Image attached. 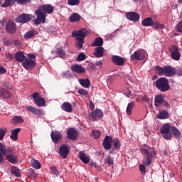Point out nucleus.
Segmentation results:
<instances>
[{
  "instance_id": "1",
  "label": "nucleus",
  "mask_w": 182,
  "mask_h": 182,
  "mask_svg": "<svg viewBox=\"0 0 182 182\" xmlns=\"http://www.w3.org/2000/svg\"><path fill=\"white\" fill-rule=\"evenodd\" d=\"M0 151L6 156L8 161L11 163V164H16L18 161L16 155L14 153V149L12 147H9L6 149V146L1 143H0Z\"/></svg>"
},
{
  "instance_id": "2",
  "label": "nucleus",
  "mask_w": 182,
  "mask_h": 182,
  "mask_svg": "<svg viewBox=\"0 0 182 182\" xmlns=\"http://www.w3.org/2000/svg\"><path fill=\"white\" fill-rule=\"evenodd\" d=\"M154 85L160 92H168L170 90V84L168 80L166 77H160L154 82Z\"/></svg>"
},
{
  "instance_id": "3",
  "label": "nucleus",
  "mask_w": 182,
  "mask_h": 182,
  "mask_svg": "<svg viewBox=\"0 0 182 182\" xmlns=\"http://www.w3.org/2000/svg\"><path fill=\"white\" fill-rule=\"evenodd\" d=\"M173 130V126L170 124H165L161 128V133L162 134V137L165 140H171L173 138V134L171 133Z\"/></svg>"
},
{
  "instance_id": "4",
  "label": "nucleus",
  "mask_w": 182,
  "mask_h": 182,
  "mask_svg": "<svg viewBox=\"0 0 182 182\" xmlns=\"http://www.w3.org/2000/svg\"><path fill=\"white\" fill-rule=\"evenodd\" d=\"M147 56V52L144 50H137L133 54L131 55L130 58L132 60L136 59V60H144Z\"/></svg>"
},
{
  "instance_id": "5",
  "label": "nucleus",
  "mask_w": 182,
  "mask_h": 182,
  "mask_svg": "<svg viewBox=\"0 0 182 182\" xmlns=\"http://www.w3.org/2000/svg\"><path fill=\"white\" fill-rule=\"evenodd\" d=\"M36 15L37 16V18L35 19V24L36 25H39L41 22L42 23H45L46 21V14L43 13L42 10L41 9H38L35 11Z\"/></svg>"
},
{
  "instance_id": "6",
  "label": "nucleus",
  "mask_w": 182,
  "mask_h": 182,
  "mask_svg": "<svg viewBox=\"0 0 182 182\" xmlns=\"http://www.w3.org/2000/svg\"><path fill=\"white\" fill-rule=\"evenodd\" d=\"M169 52L171 53V58L173 59V60H180V52L178 51V47L176 46H171L169 47Z\"/></svg>"
},
{
  "instance_id": "7",
  "label": "nucleus",
  "mask_w": 182,
  "mask_h": 182,
  "mask_svg": "<svg viewBox=\"0 0 182 182\" xmlns=\"http://www.w3.org/2000/svg\"><path fill=\"white\" fill-rule=\"evenodd\" d=\"M141 152L142 154H146L147 157H154L157 153L154 150V148H151L146 145L141 148Z\"/></svg>"
},
{
  "instance_id": "8",
  "label": "nucleus",
  "mask_w": 182,
  "mask_h": 182,
  "mask_svg": "<svg viewBox=\"0 0 182 182\" xmlns=\"http://www.w3.org/2000/svg\"><path fill=\"white\" fill-rule=\"evenodd\" d=\"M31 96L34 100V103L37 105V106H39L40 107L45 106L46 102L45 101V99H43L42 96L39 95V93L35 92Z\"/></svg>"
},
{
  "instance_id": "9",
  "label": "nucleus",
  "mask_w": 182,
  "mask_h": 182,
  "mask_svg": "<svg viewBox=\"0 0 182 182\" xmlns=\"http://www.w3.org/2000/svg\"><path fill=\"white\" fill-rule=\"evenodd\" d=\"M102 117H103V112H102V109H96L89 114L90 120H92L93 122L100 120Z\"/></svg>"
},
{
  "instance_id": "10",
  "label": "nucleus",
  "mask_w": 182,
  "mask_h": 182,
  "mask_svg": "<svg viewBox=\"0 0 182 182\" xmlns=\"http://www.w3.org/2000/svg\"><path fill=\"white\" fill-rule=\"evenodd\" d=\"M15 2L19 4V5H23L28 2V0H6L1 4V8H8L9 6H12V5H15Z\"/></svg>"
},
{
  "instance_id": "11",
  "label": "nucleus",
  "mask_w": 182,
  "mask_h": 182,
  "mask_svg": "<svg viewBox=\"0 0 182 182\" xmlns=\"http://www.w3.org/2000/svg\"><path fill=\"white\" fill-rule=\"evenodd\" d=\"M6 31L10 33V35H14L16 32V24L15 22L9 20L6 23Z\"/></svg>"
},
{
  "instance_id": "12",
  "label": "nucleus",
  "mask_w": 182,
  "mask_h": 182,
  "mask_svg": "<svg viewBox=\"0 0 182 182\" xmlns=\"http://www.w3.org/2000/svg\"><path fill=\"white\" fill-rule=\"evenodd\" d=\"M31 19H32V15L21 14L16 18V21L18 22V23H26V22H29Z\"/></svg>"
},
{
  "instance_id": "13",
  "label": "nucleus",
  "mask_w": 182,
  "mask_h": 182,
  "mask_svg": "<svg viewBox=\"0 0 182 182\" xmlns=\"http://www.w3.org/2000/svg\"><path fill=\"white\" fill-rule=\"evenodd\" d=\"M70 149V146L63 144L59 148L58 153L60 156H61L63 159H66L68 157V154H69V150Z\"/></svg>"
},
{
  "instance_id": "14",
  "label": "nucleus",
  "mask_w": 182,
  "mask_h": 182,
  "mask_svg": "<svg viewBox=\"0 0 182 182\" xmlns=\"http://www.w3.org/2000/svg\"><path fill=\"white\" fill-rule=\"evenodd\" d=\"M72 35L74 38H76V39H85V37L87 35V31L85 28H82L78 31H73Z\"/></svg>"
},
{
  "instance_id": "15",
  "label": "nucleus",
  "mask_w": 182,
  "mask_h": 182,
  "mask_svg": "<svg viewBox=\"0 0 182 182\" xmlns=\"http://www.w3.org/2000/svg\"><path fill=\"white\" fill-rule=\"evenodd\" d=\"M112 143H113V139L110 136H106L102 143L104 149L110 150L112 149Z\"/></svg>"
},
{
  "instance_id": "16",
  "label": "nucleus",
  "mask_w": 182,
  "mask_h": 182,
  "mask_svg": "<svg viewBox=\"0 0 182 182\" xmlns=\"http://www.w3.org/2000/svg\"><path fill=\"white\" fill-rule=\"evenodd\" d=\"M112 62L114 65H117V66H123L126 60H124V58L119 55H113L112 57Z\"/></svg>"
},
{
  "instance_id": "17",
  "label": "nucleus",
  "mask_w": 182,
  "mask_h": 182,
  "mask_svg": "<svg viewBox=\"0 0 182 182\" xmlns=\"http://www.w3.org/2000/svg\"><path fill=\"white\" fill-rule=\"evenodd\" d=\"M127 18L132 22H139L140 16L136 12H129L126 14Z\"/></svg>"
},
{
  "instance_id": "18",
  "label": "nucleus",
  "mask_w": 182,
  "mask_h": 182,
  "mask_svg": "<svg viewBox=\"0 0 182 182\" xmlns=\"http://www.w3.org/2000/svg\"><path fill=\"white\" fill-rule=\"evenodd\" d=\"M38 9H40V11H42L45 14H52L55 9V7L50 4H44L40 6Z\"/></svg>"
},
{
  "instance_id": "19",
  "label": "nucleus",
  "mask_w": 182,
  "mask_h": 182,
  "mask_svg": "<svg viewBox=\"0 0 182 182\" xmlns=\"http://www.w3.org/2000/svg\"><path fill=\"white\" fill-rule=\"evenodd\" d=\"M68 138L70 140H76L77 139V130L70 128L67 132Z\"/></svg>"
},
{
  "instance_id": "20",
  "label": "nucleus",
  "mask_w": 182,
  "mask_h": 182,
  "mask_svg": "<svg viewBox=\"0 0 182 182\" xmlns=\"http://www.w3.org/2000/svg\"><path fill=\"white\" fill-rule=\"evenodd\" d=\"M176 75V71L171 66H165L164 67V76H166L168 77H171V76H174Z\"/></svg>"
},
{
  "instance_id": "21",
  "label": "nucleus",
  "mask_w": 182,
  "mask_h": 182,
  "mask_svg": "<svg viewBox=\"0 0 182 182\" xmlns=\"http://www.w3.org/2000/svg\"><path fill=\"white\" fill-rule=\"evenodd\" d=\"M71 70L80 75H81L82 73H85L86 72V70H85V68H83L82 65H73L71 67Z\"/></svg>"
},
{
  "instance_id": "22",
  "label": "nucleus",
  "mask_w": 182,
  "mask_h": 182,
  "mask_svg": "<svg viewBox=\"0 0 182 182\" xmlns=\"http://www.w3.org/2000/svg\"><path fill=\"white\" fill-rule=\"evenodd\" d=\"M26 109L31 113L36 114V116H41V114H43V111L41 109H38L36 107L33 106H27Z\"/></svg>"
},
{
  "instance_id": "23",
  "label": "nucleus",
  "mask_w": 182,
  "mask_h": 182,
  "mask_svg": "<svg viewBox=\"0 0 182 182\" xmlns=\"http://www.w3.org/2000/svg\"><path fill=\"white\" fill-rule=\"evenodd\" d=\"M36 63L32 60H26L22 63V65L25 69H31V68H35Z\"/></svg>"
},
{
  "instance_id": "24",
  "label": "nucleus",
  "mask_w": 182,
  "mask_h": 182,
  "mask_svg": "<svg viewBox=\"0 0 182 182\" xmlns=\"http://www.w3.org/2000/svg\"><path fill=\"white\" fill-rule=\"evenodd\" d=\"M0 97L3 99H9V97H12V93L4 88H0Z\"/></svg>"
},
{
  "instance_id": "25",
  "label": "nucleus",
  "mask_w": 182,
  "mask_h": 182,
  "mask_svg": "<svg viewBox=\"0 0 182 182\" xmlns=\"http://www.w3.org/2000/svg\"><path fill=\"white\" fill-rule=\"evenodd\" d=\"M156 118L160 120H164L168 118V112L167 110H160L156 115Z\"/></svg>"
},
{
  "instance_id": "26",
  "label": "nucleus",
  "mask_w": 182,
  "mask_h": 182,
  "mask_svg": "<svg viewBox=\"0 0 182 182\" xmlns=\"http://www.w3.org/2000/svg\"><path fill=\"white\" fill-rule=\"evenodd\" d=\"M62 138V134L58 132H52L51 133V139L54 141V143H58L60 139Z\"/></svg>"
},
{
  "instance_id": "27",
  "label": "nucleus",
  "mask_w": 182,
  "mask_h": 182,
  "mask_svg": "<svg viewBox=\"0 0 182 182\" xmlns=\"http://www.w3.org/2000/svg\"><path fill=\"white\" fill-rule=\"evenodd\" d=\"M104 53H105V48H103V47H97L95 49L94 55L97 58H102Z\"/></svg>"
},
{
  "instance_id": "28",
  "label": "nucleus",
  "mask_w": 182,
  "mask_h": 182,
  "mask_svg": "<svg viewBox=\"0 0 182 182\" xmlns=\"http://www.w3.org/2000/svg\"><path fill=\"white\" fill-rule=\"evenodd\" d=\"M79 158L84 162L85 164H87L90 161V157L89 155H87L84 152H80Z\"/></svg>"
},
{
  "instance_id": "29",
  "label": "nucleus",
  "mask_w": 182,
  "mask_h": 182,
  "mask_svg": "<svg viewBox=\"0 0 182 182\" xmlns=\"http://www.w3.org/2000/svg\"><path fill=\"white\" fill-rule=\"evenodd\" d=\"M14 58L18 62H23V60H26V57L25 56V55H23V52L22 51L16 53L14 55Z\"/></svg>"
},
{
  "instance_id": "30",
  "label": "nucleus",
  "mask_w": 182,
  "mask_h": 182,
  "mask_svg": "<svg viewBox=\"0 0 182 182\" xmlns=\"http://www.w3.org/2000/svg\"><path fill=\"white\" fill-rule=\"evenodd\" d=\"M61 109L64 110V112H67V113H71L72 105L69 102H64L61 106Z\"/></svg>"
},
{
  "instance_id": "31",
  "label": "nucleus",
  "mask_w": 182,
  "mask_h": 182,
  "mask_svg": "<svg viewBox=\"0 0 182 182\" xmlns=\"http://www.w3.org/2000/svg\"><path fill=\"white\" fill-rule=\"evenodd\" d=\"M153 18L148 17L142 20L141 23L143 26H153Z\"/></svg>"
},
{
  "instance_id": "32",
  "label": "nucleus",
  "mask_w": 182,
  "mask_h": 182,
  "mask_svg": "<svg viewBox=\"0 0 182 182\" xmlns=\"http://www.w3.org/2000/svg\"><path fill=\"white\" fill-rule=\"evenodd\" d=\"M154 100V105L156 107H159V106H160V105H162L163 102H164V97H163V95H157L156 97H155Z\"/></svg>"
},
{
  "instance_id": "33",
  "label": "nucleus",
  "mask_w": 182,
  "mask_h": 182,
  "mask_svg": "<svg viewBox=\"0 0 182 182\" xmlns=\"http://www.w3.org/2000/svg\"><path fill=\"white\" fill-rule=\"evenodd\" d=\"M79 83L82 87L89 88L90 87V80L89 79H80Z\"/></svg>"
},
{
  "instance_id": "34",
  "label": "nucleus",
  "mask_w": 182,
  "mask_h": 182,
  "mask_svg": "<svg viewBox=\"0 0 182 182\" xmlns=\"http://www.w3.org/2000/svg\"><path fill=\"white\" fill-rule=\"evenodd\" d=\"M19 132H21V128H16L12 131L10 136L11 140H14V141H16V140H18V133H19Z\"/></svg>"
},
{
  "instance_id": "35",
  "label": "nucleus",
  "mask_w": 182,
  "mask_h": 182,
  "mask_svg": "<svg viewBox=\"0 0 182 182\" xmlns=\"http://www.w3.org/2000/svg\"><path fill=\"white\" fill-rule=\"evenodd\" d=\"M112 145L114 150H119L120 147H122V143L117 138H114V139H112Z\"/></svg>"
},
{
  "instance_id": "36",
  "label": "nucleus",
  "mask_w": 182,
  "mask_h": 182,
  "mask_svg": "<svg viewBox=\"0 0 182 182\" xmlns=\"http://www.w3.org/2000/svg\"><path fill=\"white\" fill-rule=\"evenodd\" d=\"M13 124H22L23 123V118L21 116H16L12 119Z\"/></svg>"
},
{
  "instance_id": "37",
  "label": "nucleus",
  "mask_w": 182,
  "mask_h": 182,
  "mask_svg": "<svg viewBox=\"0 0 182 182\" xmlns=\"http://www.w3.org/2000/svg\"><path fill=\"white\" fill-rule=\"evenodd\" d=\"M80 15L74 13L70 16V22H78V21H80Z\"/></svg>"
},
{
  "instance_id": "38",
  "label": "nucleus",
  "mask_w": 182,
  "mask_h": 182,
  "mask_svg": "<svg viewBox=\"0 0 182 182\" xmlns=\"http://www.w3.org/2000/svg\"><path fill=\"white\" fill-rule=\"evenodd\" d=\"M171 133H173L175 139H180V137H181V132L174 127H172Z\"/></svg>"
},
{
  "instance_id": "39",
  "label": "nucleus",
  "mask_w": 182,
  "mask_h": 182,
  "mask_svg": "<svg viewBox=\"0 0 182 182\" xmlns=\"http://www.w3.org/2000/svg\"><path fill=\"white\" fill-rule=\"evenodd\" d=\"M134 106H136V103H134V102H129L127 105V109H126L127 114H129V115L132 114V109H133Z\"/></svg>"
},
{
  "instance_id": "40",
  "label": "nucleus",
  "mask_w": 182,
  "mask_h": 182,
  "mask_svg": "<svg viewBox=\"0 0 182 182\" xmlns=\"http://www.w3.org/2000/svg\"><path fill=\"white\" fill-rule=\"evenodd\" d=\"M103 46V38H97L95 40L94 43L92 44V46Z\"/></svg>"
},
{
  "instance_id": "41",
  "label": "nucleus",
  "mask_w": 182,
  "mask_h": 182,
  "mask_svg": "<svg viewBox=\"0 0 182 182\" xmlns=\"http://www.w3.org/2000/svg\"><path fill=\"white\" fill-rule=\"evenodd\" d=\"M104 161H105V164H108L109 166H113L114 164V160L110 156H107L105 159Z\"/></svg>"
},
{
  "instance_id": "42",
  "label": "nucleus",
  "mask_w": 182,
  "mask_h": 182,
  "mask_svg": "<svg viewBox=\"0 0 182 182\" xmlns=\"http://www.w3.org/2000/svg\"><path fill=\"white\" fill-rule=\"evenodd\" d=\"M31 166L32 167H33V168H36V170H39V168H41V163L39 162V161L36 159H32Z\"/></svg>"
},
{
  "instance_id": "43",
  "label": "nucleus",
  "mask_w": 182,
  "mask_h": 182,
  "mask_svg": "<svg viewBox=\"0 0 182 182\" xmlns=\"http://www.w3.org/2000/svg\"><path fill=\"white\" fill-rule=\"evenodd\" d=\"M152 26L154 28V29H164L165 26L164 25L160 23L158 21H154Z\"/></svg>"
},
{
  "instance_id": "44",
  "label": "nucleus",
  "mask_w": 182,
  "mask_h": 182,
  "mask_svg": "<svg viewBox=\"0 0 182 182\" xmlns=\"http://www.w3.org/2000/svg\"><path fill=\"white\" fill-rule=\"evenodd\" d=\"M155 70L159 75V76H164V67L156 66Z\"/></svg>"
},
{
  "instance_id": "45",
  "label": "nucleus",
  "mask_w": 182,
  "mask_h": 182,
  "mask_svg": "<svg viewBox=\"0 0 182 182\" xmlns=\"http://www.w3.org/2000/svg\"><path fill=\"white\" fill-rule=\"evenodd\" d=\"M33 36H35V31H29L25 33L24 38L25 39H31V38H33Z\"/></svg>"
},
{
  "instance_id": "46",
  "label": "nucleus",
  "mask_w": 182,
  "mask_h": 182,
  "mask_svg": "<svg viewBox=\"0 0 182 182\" xmlns=\"http://www.w3.org/2000/svg\"><path fill=\"white\" fill-rule=\"evenodd\" d=\"M56 53L59 58H63L66 55V53L62 48H57Z\"/></svg>"
},
{
  "instance_id": "47",
  "label": "nucleus",
  "mask_w": 182,
  "mask_h": 182,
  "mask_svg": "<svg viewBox=\"0 0 182 182\" xmlns=\"http://www.w3.org/2000/svg\"><path fill=\"white\" fill-rule=\"evenodd\" d=\"M100 132L98 130H93L92 131V137L95 139V140H97V139H100Z\"/></svg>"
},
{
  "instance_id": "48",
  "label": "nucleus",
  "mask_w": 182,
  "mask_h": 182,
  "mask_svg": "<svg viewBox=\"0 0 182 182\" xmlns=\"http://www.w3.org/2000/svg\"><path fill=\"white\" fill-rule=\"evenodd\" d=\"M3 42H4V45H5V46H11V45H12V40L5 37L3 38Z\"/></svg>"
},
{
  "instance_id": "49",
  "label": "nucleus",
  "mask_w": 182,
  "mask_h": 182,
  "mask_svg": "<svg viewBox=\"0 0 182 182\" xmlns=\"http://www.w3.org/2000/svg\"><path fill=\"white\" fill-rule=\"evenodd\" d=\"M11 173L16 177H21V173H19V169H18L15 167L11 168Z\"/></svg>"
},
{
  "instance_id": "50",
  "label": "nucleus",
  "mask_w": 182,
  "mask_h": 182,
  "mask_svg": "<svg viewBox=\"0 0 182 182\" xmlns=\"http://www.w3.org/2000/svg\"><path fill=\"white\" fill-rule=\"evenodd\" d=\"M85 59H86V55H85L83 53H80L77 57V62H82V60H85Z\"/></svg>"
},
{
  "instance_id": "51",
  "label": "nucleus",
  "mask_w": 182,
  "mask_h": 182,
  "mask_svg": "<svg viewBox=\"0 0 182 182\" xmlns=\"http://www.w3.org/2000/svg\"><path fill=\"white\" fill-rule=\"evenodd\" d=\"M80 1L79 0H68V4L70 6H75L79 4Z\"/></svg>"
},
{
  "instance_id": "52",
  "label": "nucleus",
  "mask_w": 182,
  "mask_h": 182,
  "mask_svg": "<svg viewBox=\"0 0 182 182\" xmlns=\"http://www.w3.org/2000/svg\"><path fill=\"white\" fill-rule=\"evenodd\" d=\"M77 41L76 43L77 48L82 49V48H83V43H84L83 39H77Z\"/></svg>"
},
{
  "instance_id": "53",
  "label": "nucleus",
  "mask_w": 182,
  "mask_h": 182,
  "mask_svg": "<svg viewBox=\"0 0 182 182\" xmlns=\"http://www.w3.org/2000/svg\"><path fill=\"white\" fill-rule=\"evenodd\" d=\"M150 164H151V159H150L149 156H147L144 160V165L147 167V166H150Z\"/></svg>"
},
{
  "instance_id": "54",
  "label": "nucleus",
  "mask_w": 182,
  "mask_h": 182,
  "mask_svg": "<svg viewBox=\"0 0 182 182\" xmlns=\"http://www.w3.org/2000/svg\"><path fill=\"white\" fill-rule=\"evenodd\" d=\"M50 173L51 174H55V176H59V171L56 169V167L53 166L50 168Z\"/></svg>"
},
{
  "instance_id": "55",
  "label": "nucleus",
  "mask_w": 182,
  "mask_h": 182,
  "mask_svg": "<svg viewBox=\"0 0 182 182\" xmlns=\"http://www.w3.org/2000/svg\"><path fill=\"white\" fill-rule=\"evenodd\" d=\"M79 95H82V96H86L87 95V91L85 89H80L78 90Z\"/></svg>"
},
{
  "instance_id": "56",
  "label": "nucleus",
  "mask_w": 182,
  "mask_h": 182,
  "mask_svg": "<svg viewBox=\"0 0 182 182\" xmlns=\"http://www.w3.org/2000/svg\"><path fill=\"white\" fill-rule=\"evenodd\" d=\"M139 170H140L141 174H145L146 173L145 165H139Z\"/></svg>"
},
{
  "instance_id": "57",
  "label": "nucleus",
  "mask_w": 182,
  "mask_h": 182,
  "mask_svg": "<svg viewBox=\"0 0 182 182\" xmlns=\"http://www.w3.org/2000/svg\"><path fill=\"white\" fill-rule=\"evenodd\" d=\"M132 93V90L130 89L127 88L126 90L124 91V95L127 96V97H130V94Z\"/></svg>"
},
{
  "instance_id": "58",
  "label": "nucleus",
  "mask_w": 182,
  "mask_h": 182,
  "mask_svg": "<svg viewBox=\"0 0 182 182\" xmlns=\"http://www.w3.org/2000/svg\"><path fill=\"white\" fill-rule=\"evenodd\" d=\"M176 30L178 32H182V21H180L176 26Z\"/></svg>"
},
{
  "instance_id": "59",
  "label": "nucleus",
  "mask_w": 182,
  "mask_h": 182,
  "mask_svg": "<svg viewBox=\"0 0 182 182\" xmlns=\"http://www.w3.org/2000/svg\"><path fill=\"white\" fill-rule=\"evenodd\" d=\"M70 71H66L63 73V77L68 79V77H70Z\"/></svg>"
},
{
  "instance_id": "60",
  "label": "nucleus",
  "mask_w": 182,
  "mask_h": 182,
  "mask_svg": "<svg viewBox=\"0 0 182 182\" xmlns=\"http://www.w3.org/2000/svg\"><path fill=\"white\" fill-rule=\"evenodd\" d=\"M4 73H6V69L4 67H0V75H4Z\"/></svg>"
},
{
  "instance_id": "61",
  "label": "nucleus",
  "mask_w": 182,
  "mask_h": 182,
  "mask_svg": "<svg viewBox=\"0 0 182 182\" xmlns=\"http://www.w3.org/2000/svg\"><path fill=\"white\" fill-rule=\"evenodd\" d=\"M4 136H5V131L1 129L0 130V140H2V139H4Z\"/></svg>"
},
{
  "instance_id": "62",
  "label": "nucleus",
  "mask_w": 182,
  "mask_h": 182,
  "mask_svg": "<svg viewBox=\"0 0 182 182\" xmlns=\"http://www.w3.org/2000/svg\"><path fill=\"white\" fill-rule=\"evenodd\" d=\"M95 65L96 66L101 68L102 65H103V62H102V60H97L95 62Z\"/></svg>"
},
{
  "instance_id": "63",
  "label": "nucleus",
  "mask_w": 182,
  "mask_h": 182,
  "mask_svg": "<svg viewBox=\"0 0 182 182\" xmlns=\"http://www.w3.org/2000/svg\"><path fill=\"white\" fill-rule=\"evenodd\" d=\"M142 100H144V102H149V96H147L146 95H144V96H142Z\"/></svg>"
},
{
  "instance_id": "64",
  "label": "nucleus",
  "mask_w": 182,
  "mask_h": 182,
  "mask_svg": "<svg viewBox=\"0 0 182 182\" xmlns=\"http://www.w3.org/2000/svg\"><path fill=\"white\" fill-rule=\"evenodd\" d=\"M178 76H182V68L177 71Z\"/></svg>"
}]
</instances>
